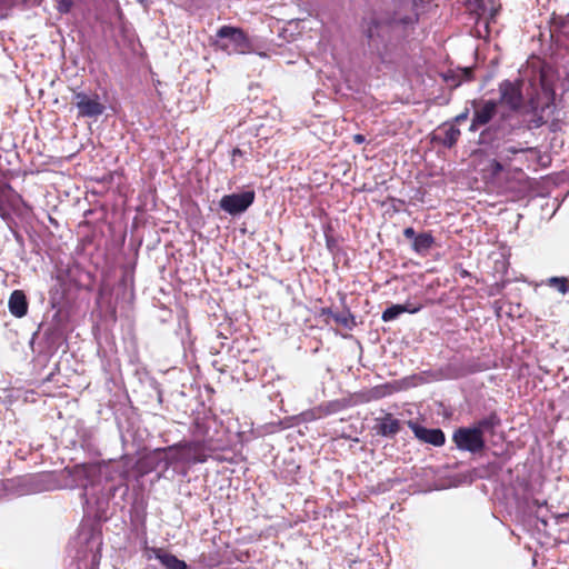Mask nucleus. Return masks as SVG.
<instances>
[{"label":"nucleus","instance_id":"obj_1","mask_svg":"<svg viewBox=\"0 0 569 569\" xmlns=\"http://www.w3.org/2000/svg\"><path fill=\"white\" fill-rule=\"evenodd\" d=\"M550 70L542 69L539 82H530L531 93L529 94L528 104L522 113L530 116L527 120L531 127L539 128L546 122V118L551 112L555 100V89L551 81Z\"/></svg>","mask_w":569,"mask_h":569},{"label":"nucleus","instance_id":"obj_2","mask_svg":"<svg viewBox=\"0 0 569 569\" xmlns=\"http://www.w3.org/2000/svg\"><path fill=\"white\" fill-rule=\"evenodd\" d=\"M421 2H423V0H400L395 3L391 14H389L385 20L377 21L372 19L368 23V27L365 29L367 37L371 40L375 39V37H379V29L383 26L389 27L392 30L407 29L408 27L413 26L418 20L416 8Z\"/></svg>","mask_w":569,"mask_h":569},{"label":"nucleus","instance_id":"obj_3","mask_svg":"<svg viewBox=\"0 0 569 569\" xmlns=\"http://www.w3.org/2000/svg\"><path fill=\"white\" fill-rule=\"evenodd\" d=\"M214 446H209L206 441L183 440L168 447L171 453L169 460L166 462V468L179 461H187L192 463H202L208 459V452L213 451Z\"/></svg>","mask_w":569,"mask_h":569},{"label":"nucleus","instance_id":"obj_4","mask_svg":"<svg viewBox=\"0 0 569 569\" xmlns=\"http://www.w3.org/2000/svg\"><path fill=\"white\" fill-rule=\"evenodd\" d=\"M217 37L221 39L219 47L228 53L243 54L250 51V43L241 29L223 26L217 31Z\"/></svg>","mask_w":569,"mask_h":569},{"label":"nucleus","instance_id":"obj_5","mask_svg":"<svg viewBox=\"0 0 569 569\" xmlns=\"http://www.w3.org/2000/svg\"><path fill=\"white\" fill-rule=\"evenodd\" d=\"M72 101L78 110L79 117L97 118L106 110L99 94L96 92L73 91Z\"/></svg>","mask_w":569,"mask_h":569},{"label":"nucleus","instance_id":"obj_6","mask_svg":"<svg viewBox=\"0 0 569 569\" xmlns=\"http://www.w3.org/2000/svg\"><path fill=\"white\" fill-rule=\"evenodd\" d=\"M452 441L459 450L478 453L486 447L485 438L478 429L460 427L455 430Z\"/></svg>","mask_w":569,"mask_h":569},{"label":"nucleus","instance_id":"obj_7","mask_svg":"<svg viewBox=\"0 0 569 569\" xmlns=\"http://www.w3.org/2000/svg\"><path fill=\"white\" fill-rule=\"evenodd\" d=\"M254 200V191L247 190L241 193L223 196L220 200V208L229 214L236 216L244 212Z\"/></svg>","mask_w":569,"mask_h":569},{"label":"nucleus","instance_id":"obj_8","mask_svg":"<svg viewBox=\"0 0 569 569\" xmlns=\"http://www.w3.org/2000/svg\"><path fill=\"white\" fill-rule=\"evenodd\" d=\"M170 453L168 451V447L158 448L152 451L146 452L142 455L134 463V470L138 477H143L152 471H154L162 461L164 463L169 460V457L166 455Z\"/></svg>","mask_w":569,"mask_h":569},{"label":"nucleus","instance_id":"obj_9","mask_svg":"<svg viewBox=\"0 0 569 569\" xmlns=\"http://www.w3.org/2000/svg\"><path fill=\"white\" fill-rule=\"evenodd\" d=\"M500 102L509 109L517 111L522 106L521 82L505 80L499 84Z\"/></svg>","mask_w":569,"mask_h":569},{"label":"nucleus","instance_id":"obj_10","mask_svg":"<svg viewBox=\"0 0 569 569\" xmlns=\"http://www.w3.org/2000/svg\"><path fill=\"white\" fill-rule=\"evenodd\" d=\"M408 426L412 430L415 437L423 443L441 447L446 442L445 433L439 428L428 429L412 420L408 421Z\"/></svg>","mask_w":569,"mask_h":569},{"label":"nucleus","instance_id":"obj_11","mask_svg":"<svg viewBox=\"0 0 569 569\" xmlns=\"http://www.w3.org/2000/svg\"><path fill=\"white\" fill-rule=\"evenodd\" d=\"M498 103L493 100H487L479 104L473 112V118L470 124V131H477L480 127L486 126L491 121L497 112Z\"/></svg>","mask_w":569,"mask_h":569},{"label":"nucleus","instance_id":"obj_12","mask_svg":"<svg viewBox=\"0 0 569 569\" xmlns=\"http://www.w3.org/2000/svg\"><path fill=\"white\" fill-rule=\"evenodd\" d=\"M373 430L378 436L393 438L401 430V421L387 412L375 419Z\"/></svg>","mask_w":569,"mask_h":569},{"label":"nucleus","instance_id":"obj_13","mask_svg":"<svg viewBox=\"0 0 569 569\" xmlns=\"http://www.w3.org/2000/svg\"><path fill=\"white\" fill-rule=\"evenodd\" d=\"M64 470L69 476L73 477L76 481L87 487V483L99 472V465L92 462L79 463L72 467H66Z\"/></svg>","mask_w":569,"mask_h":569},{"label":"nucleus","instance_id":"obj_14","mask_svg":"<svg viewBox=\"0 0 569 569\" xmlns=\"http://www.w3.org/2000/svg\"><path fill=\"white\" fill-rule=\"evenodd\" d=\"M147 551H150L164 569H189L184 560L179 559L164 548L151 547L147 548Z\"/></svg>","mask_w":569,"mask_h":569},{"label":"nucleus","instance_id":"obj_15","mask_svg":"<svg viewBox=\"0 0 569 569\" xmlns=\"http://www.w3.org/2000/svg\"><path fill=\"white\" fill-rule=\"evenodd\" d=\"M212 419L208 416L196 417L191 425V435L194 439L206 441L207 445L213 446V437L210 435V423Z\"/></svg>","mask_w":569,"mask_h":569},{"label":"nucleus","instance_id":"obj_16","mask_svg":"<svg viewBox=\"0 0 569 569\" xmlns=\"http://www.w3.org/2000/svg\"><path fill=\"white\" fill-rule=\"evenodd\" d=\"M530 150V148H522L516 146H505L498 153V160H493L491 162L492 174L497 176L499 172L503 170V162L510 161L513 156L518 153H523Z\"/></svg>","mask_w":569,"mask_h":569},{"label":"nucleus","instance_id":"obj_17","mask_svg":"<svg viewBox=\"0 0 569 569\" xmlns=\"http://www.w3.org/2000/svg\"><path fill=\"white\" fill-rule=\"evenodd\" d=\"M28 300L22 290H13L10 295L8 308L12 316L22 318L28 313Z\"/></svg>","mask_w":569,"mask_h":569},{"label":"nucleus","instance_id":"obj_18","mask_svg":"<svg viewBox=\"0 0 569 569\" xmlns=\"http://www.w3.org/2000/svg\"><path fill=\"white\" fill-rule=\"evenodd\" d=\"M422 307L423 306L421 303L416 305L411 302H406L405 305H392L382 312L381 319L385 322H389L397 319L405 312L417 313L422 309Z\"/></svg>","mask_w":569,"mask_h":569},{"label":"nucleus","instance_id":"obj_19","mask_svg":"<svg viewBox=\"0 0 569 569\" xmlns=\"http://www.w3.org/2000/svg\"><path fill=\"white\" fill-rule=\"evenodd\" d=\"M499 423L500 420L498 416L496 413H491L488 417L478 420L472 428L478 429L481 437H483L486 431H492Z\"/></svg>","mask_w":569,"mask_h":569},{"label":"nucleus","instance_id":"obj_20","mask_svg":"<svg viewBox=\"0 0 569 569\" xmlns=\"http://www.w3.org/2000/svg\"><path fill=\"white\" fill-rule=\"evenodd\" d=\"M332 319L340 326L347 329H352L356 326V318L355 316L349 311L346 310L340 313L332 315Z\"/></svg>","mask_w":569,"mask_h":569},{"label":"nucleus","instance_id":"obj_21","mask_svg":"<svg viewBox=\"0 0 569 569\" xmlns=\"http://www.w3.org/2000/svg\"><path fill=\"white\" fill-rule=\"evenodd\" d=\"M433 244V237L430 232H422L415 237L412 249H429Z\"/></svg>","mask_w":569,"mask_h":569},{"label":"nucleus","instance_id":"obj_22","mask_svg":"<svg viewBox=\"0 0 569 569\" xmlns=\"http://www.w3.org/2000/svg\"><path fill=\"white\" fill-rule=\"evenodd\" d=\"M460 137V130L455 126H449L445 129V137L442 139V143L446 147H452L456 144Z\"/></svg>","mask_w":569,"mask_h":569},{"label":"nucleus","instance_id":"obj_23","mask_svg":"<svg viewBox=\"0 0 569 569\" xmlns=\"http://www.w3.org/2000/svg\"><path fill=\"white\" fill-rule=\"evenodd\" d=\"M389 393H391L390 387H388V386H378V387L369 390L363 396L362 401L377 400V399H380V398H382V397H385L386 395H389Z\"/></svg>","mask_w":569,"mask_h":569},{"label":"nucleus","instance_id":"obj_24","mask_svg":"<svg viewBox=\"0 0 569 569\" xmlns=\"http://www.w3.org/2000/svg\"><path fill=\"white\" fill-rule=\"evenodd\" d=\"M547 284L561 293L569 290V280L566 277H551L547 280Z\"/></svg>","mask_w":569,"mask_h":569},{"label":"nucleus","instance_id":"obj_25","mask_svg":"<svg viewBox=\"0 0 569 569\" xmlns=\"http://www.w3.org/2000/svg\"><path fill=\"white\" fill-rule=\"evenodd\" d=\"M73 6V0H56V8L60 13H68Z\"/></svg>","mask_w":569,"mask_h":569},{"label":"nucleus","instance_id":"obj_26","mask_svg":"<svg viewBox=\"0 0 569 569\" xmlns=\"http://www.w3.org/2000/svg\"><path fill=\"white\" fill-rule=\"evenodd\" d=\"M86 277H87V281L86 282H80V286L86 288V289H91L92 284H93V279H92V277L89 273H87Z\"/></svg>","mask_w":569,"mask_h":569},{"label":"nucleus","instance_id":"obj_27","mask_svg":"<svg viewBox=\"0 0 569 569\" xmlns=\"http://www.w3.org/2000/svg\"><path fill=\"white\" fill-rule=\"evenodd\" d=\"M468 117H469V111L465 110L463 112H461L458 116H456L455 121L459 123V122H462V121L467 120Z\"/></svg>","mask_w":569,"mask_h":569},{"label":"nucleus","instance_id":"obj_28","mask_svg":"<svg viewBox=\"0 0 569 569\" xmlns=\"http://www.w3.org/2000/svg\"><path fill=\"white\" fill-rule=\"evenodd\" d=\"M403 234L408 239H412L415 241V237H417L415 230L412 228H406Z\"/></svg>","mask_w":569,"mask_h":569},{"label":"nucleus","instance_id":"obj_29","mask_svg":"<svg viewBox=\"0 0 569 569\" xmlns=\"http://www.w3.org/2000/svg\"><path fill=\"white\" fill-rule=\"evenodd\" d=\"M332 315H336V313L332 312V310L330 308H322L320 310V316L321 317L327 316V317H331L332 318Z\"/></svg>","mask_w":569,"mask_h":569},{"label":"nucleus","instance_id":"obj_30","mask_svg":"<svg viewBox=\"0 0 569 569\" xmlns=\"http://www.w3.org/2000/svg\"><path fill=\"white\" fill-rule=\"evenodd\" d=\"M353 141H355L356 143H362V142L365 141V137H363L362 134H356V136L353 137Z\"/></svg>","mask_w":569,"mask_h":569},{"label":"nucleus","instance_id":"obj_31","mask_svg":"<svg viewBox=\"0 0 569 569\" xmlns=\"http://www.w3.org/2000/svg\"><path fill=\"white\" fill-rule=\"evenodd\" d=\"M470 73H471V70H470V69H465V70H463V74H465L466 79H469V78H470Z\"/></svg>","mask_w":569,"mask_h":569},{"label":"nucleus","instance_id":"obj_32","mask_svg":"<svg viewBox=\"0 0 569 569\" xmlns=\"http://www.w3.org/2000/svg\"><path fill=\"white\" fill-rule=\"evenodd\" d=\"M139 3L144 4L146 0H137Z\"/></svg>","mask_w":569,"mask_h":569}]
</instances>
